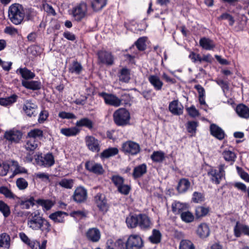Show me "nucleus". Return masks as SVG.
Listing matches in <instances>:
<instances>
[{
    "label": "nucleus",
    "mask_w": 249,
    "mask_h": 249,
    "mask_svg": "<svg viewBox=\"0 0 249 249\" xmlns=\"http://www.w3.org/2000/svg\"><path fill=\"white\" fill-rule=\"evenodd\" d=\"M63 214H66V213L58 211L50 214L49 217L54 222H62L63 221L62 217Z\"/></svg>",
    "instance_id": "obj_50"
},
{
    "label": "nucleus",
    "mask_w": 249,
    "mask_h": 249,
    "mask_svg": "<svg viewBox=\"0 0 249 249\" xmlns=\"http://www.w3.org/2000/svg\"><path fill=\"white\" fill-rule=\"evenodd\" d=\"M99 94L104 99L105 103L107 105L118 107L121 104V100L114 95L106 92H101Z\"/></svg>",
    "instance_id": "obj_9"
},
{
    "label": "nucleus",
    "mask_w": 249,
    "mask_h": 249,
    "mask_svg": "<svg viewBox=\"0 0 249 249\" xmlns=\"http://www.w3.org/2000/svg\"><path fill=\"white\" fill-rule=\"evenodd\" d=\"M148 80L155 90H160L162 89L163 83L158 76L156 75H150L148 76Z\"/></svg>",
    "instance_id": "obj_19"
},
{
    "label": "nucleus",
    "mask_w": 249,
    "mask_h": 249,
    "mask_svg": "<svg viewBox=\"0 0 249 249\" xmlns=\"http://www.w3.org/2000/svg\"><path fill=\"white\" fill-rule=\"evenodd\" d=\"M209 212V209L202 206L198 207L196 209V215L197 218L205 216Z\"/></svg>",
    "instance_id": "obj_54"
},
{
    "label": "nucleus",
    "mask_w": 249,
    "mask_h": 249,
    "mask_svg": "<svg viewBox=\"0 0 249 249\" xmlns=\"http://www.w3.org/2000/svg\"><path fill=\"white\" fill-rule=\"evenodd\" d=\"M17 98L18 96L16 94H13L6 98H0V105L3 106H10L16 102Z\"/></svg>",
    "instance_id": "obj_34"
},
{
    "label": "nucleus",
    "mask_w": 249,
    "mask_h": 249,
    "mask_svg": "<svg viewBox=\"0 0 249 249\" xmlns=\"http://www.w3.org/2000/svg\"><path fill=\"white\" fill-rule=\"evenodd\" d=\"M0 211L5 217L9 216L10 213L9 207L2 200H0Z\"/></svg>",
    "instance_id": "obj_55"
},
{
    "label": "nucleus",
    "mask_w": 249,
    "mask_h": 249,
    "mask_svg": "<svg viewBox=\"0 0 249 249\" xmlns=\"http://www.w3.org/2000/svg\"><path fill=\"white\" fill-rule=\"evenodd\" d=\"M138 226L141 229L146 230L151 229L152 223L150 218L145 214H139Z\"/></svg>",
    "instance_id": "obj_18"
},
{
    "label": "nucleus",
    "mask_w": 249,
    "mask_h": 249,
    "mask_svg": "<svg viewBox=\"0 0 249 249\" xmlns=\"http://www.w3.org/2000/svg\"><path fill=\"white\" fill-rule=\"evenodd\" d=\"M10 246V237L5 233L0 235V249H9Z\"/></svg>",
    "instance_id": "obj_31"
},
{
    "label": "nucleus",
    "mask_w": 249,
    "mask_h": 249,
    "mask_svg": "<svg viewBox=\"0 0 249 249\" xmlns=\"http://www.w3.org/2000/svg\"><path fill=\"white\" fill-rule=\"evenodd\" d=\"M22 137L21 131L16 128L6 130L3 135V138L11 143H19Z\"/></svg>",
    "instance_id": "obj_6"
},
{
    "label": "nucleus",
    "mask_w": 249,
    "mask_h": 249,
    "mask_svg": "<svg viewBox=\"0 0 249 249\" xmlns=\"http://www.w3.org/2000/svg\"><path fill=\"white\" fill-rule=\"evenodd\" d=\"M86 146L89 149L94 152H98L100 150V142L94 137L87 136L85 138Z\"/></svg>",
    "instance_id": "obj_11"
},
{
    "label": "nucleus",
    "mask_w": 249,
    "mask_h": 249,
    "mask_svg": "<svg viewBox=\"0 0 249 249\" xmlns=\"http://www.w3.org/2000/svg\"><path fill=\"white\" fill-rule=\"evenodd\" d=\"M234 232L235 236L240 237L241 232L249 236V227L242 224L239 222H237L234 228Z\"/></svg>",
    "instance_id": "obj_21"
},
{
    "label": "nucleus",
    "mask_w": 249,
    "mask_h": 249,
    "mask_svg": "<svg viewBox=\"0 0 249 249\" xmlns=\"http://www.w3.org/2000/svg\"><path fill=\"white\" fill-rule=\"evenodd\" d=\"M139 214L131 215L126 218V223L129 228H133L138 225Z\"/></svg>",
    "instance_id": "obj_35"
},
{
    "label": "nucleus",
    "mask_w": 249,
    "mask_h": 249,
    "mask_svg": "<svg viewBox=\"0 0 249 249\" xmlns=\"http://www.w3.org/2000/svg\"><path fill=\"white\" fill-rule=\"evenodd\" d=\"M225 165L221 164L218 167V169L212 168L208 172V175L211 180L216 184H218L225 176Z\"/></svg>",
    "instance_id": "obj_5"
},
{
    "label": "nucleus",
    "mask_w": 249,
    "mask_h": 249,
    "mask_svg": "<svg viewBox=\"0 0 249 249\" xmlns=\"http://www.w3.org/2000/svg\"><path fill=\"white\" fill-rule=\"evenodd\" d=\"M83 68L80 63L76 61L72 62L69 68V71L71 73L79 74L82 71Z\"/></svg>",
    "instance_id": "obj_40"
},
{
    "label": "nucleus",
    "mask_w": 249,
    "mask_h": 249,
    "mask_svg": "<svg viewBox=\"0 0 249 249\" xmlns=\"http://www.w3.org/2000/svg\"><path fill=\"white\" fill-rule=\"evenodd\" d=\"M107 249H124V243L121 239L114 242L112 239H108L107 242Z\"/></svg>",
    "instance_id": "obj_27"
},
{
    "label": "nucleus",
    "mask_w": 249,
    "mask_h": 249,
    "mask_svg": "<svg viewBox=\"0 0 249 249\" xmlns=\"http://www.w3.org/2000/svg\"><path fill=\"white\" fill-rule=\"evenodd\" d=\"M0 193L6 197L14 198V194L8 188L2 186L0 187Z\"/></svg>",
    "instance_id": "obj_56"
},
{
    "label": "nucleus",
    "mask_w": 249,
    "mask_h": 249,
    "mask_svg": "<svg viewBox=\"0 0 249 249\" xmlns=\"http://www.w3.org/2000/svg\"><path fill=\"white\" fill-rule=\"evenodd\" d=\"M22 85L27 89L33 90H38L41 88V83L37 81H28L23 80L21 81Z\"/></svg>",
    "instance_id": "obj_22"
},
{
    "label": "nucleus",
    "mask_w": 249,
    "mask_h": 249,
    "mask_svg": "<svg viewBox=\"0 0 249 249\" xmlns=\"http://www.w3.org/2000/svg\"><path fill=\"white\" fill-rule=\"evenodd\" d=\"M200 46L204 49L211 50L213 49L215 45L213 40L207 37H202L199 40Z\"/></svg>",
    "instance_id": "obj_28"
},
{
    "label": "nucleus",
    "mask_w": 249,
    "mask_h": 249,
    "mask_svg": "<svg viewBox=\"0 0 249 249\" xmlns=\"http://www.w3.org/2000/svg\"><path fill=\"white\" fill-rule=\"evenodd\" d=\"M86 168L90 172L97 175L103 174L104 170L101 164L93 161H89L85 164Z\"/></svg>",
    "instance_id": "obj_14"
},
{
    "label": "nucleus",
    "mask_w": 249,
    "mask_h": 249,
    "mask_svg": "<svg viewBox=\"0 0 249 249\" xmlns=\"http://www.w3.org/2000/svg\"><path fill=\"white\" fill-rule=\"evenodd\" d=\"M47 244V240L43 241L41 244L37 241H31L30 244L28 245L32 249H46Z\"/></svg>",
    "instance_id": "obj_43"
},
{
    "label": "nucleus",
    "mask_w": 249,
    "mask_h": 249,
    "mask_svg": "<svg viewBox=\"0 0 249 249\" xmlns=\"http://www.w3.org/2000/svg\"><path fill=\"white\" fill-rule=\"evenodd\" d=\"M111 180L117 188L124 183V178L118 175H114L111 177Z\"/></svg>",
    "instance_id": "obj_58"
},
{
    "label": "nucleus",
    "mask_w": 249,
    "mask_h": 249,
    "mask_svg": "<svg viewBox=\"0 0 249 249\" xmlns=\"http://www.w3.org/2000/svg\"><path fill=\"white\" fill-rule=\"evenodd\" d=\"M145 41V37H142L138 39L136 42L135 44L139 50L143 51L145 50L146 47Z\"/></svg>",
    "instance_id": "obj_59"
},
{
    "label": "nucleus",
    "mask_w": 249,
    "mask_h": 249,
    "mask_svg": "<svg viewBox=\"0 0 249 249\" xmlns=\"http://www.w3.org/2000/svg\"><path fill=\"white\" fill-rule=\"evenodd\" d=\"M143 246L141 237L138 235H131L125 244L126 249H140Z\"/></svg>",
    "instance_id": "obj_8"
},
{
    "label": "nucleus",
    "mask_w": 249,
    "mask_h": 249,
    "mask_svg": "<svg viewBox=\"0 0 249 249\" xmlns=\"http://www.w3.org/2000/svg\"><path fill=\"white\" fill-rule=\"evenodd\" d=\"M37 106L31 100H26L23 105V110L27 115L32 117L35 116L36 114Z\"/></svg>",
    "instance_id": "obj_13"
},
{
    "label": "nucleus",
    "mask_w": 249,
    "mask_h": 249,
    "mask_svg": "<svg viewBox=\"0 0 249 249\" xmlns=\"http://www.w3.org/2000/svg\"><path fill=\"white\" fill-rule=\"evenodd\" d=\"M149 239L152 243L157 244L160 241L161 234L159 231L154 230L152 235L149 237Z\"/></svg>",
    "instance_id": "obj_48"
},
{
    "label": "nucleus",
    "mask_w": 249,
    "mask_h": 249,
    "mask_svg": "<svg viewBox=\"0 0 249 249\" xmlns=\"http://www.w3.org/2000/svg\"><path fill=\"white\" fill-rule=\"evenodd\" d=\"M73 181L71 179L63 178L58 182V184L66 189H71L73 186Z\"/></svg>",
    "instance_id": "obj_49"
},
{
    "label": "nucleus",
    "mask_w": 249,
    "mask_h": 249,
    "mask_svg": "<svg viewBox=\"0 0 249 249\" xmlns=\"http://www.w3.org/2000/svg\"><path fill=\"white\" fill-rule=\"evenodd\" d=\"M151 158L155 162H161L164 158V153L161 151H155L151 155Z\"/></svg>",
    "instance_id": "obj_52"
},
{
    "label": "nucleus",
    "mask_w": 249,
    "mask_h": 249,
    "mask_svg": "<svg viewBox=\"0 0 249 249\" xmlns=\"http://www.w3.org/2000/svg\"><path fill=\"white\" fill-rule=\"evenodd\" d=\"M87 197V190L82 187H77L73 194V199L78 203H81L85 201Z\"/></svg>",
    "instance_id": "obj_15"
},
{
    "label": "nucleus",
    "mask_w": 249,
    "mask_h": 249,
    "mask_svg": "<svg viewBox=\"0 0 249 249\" xmlns=\"http://www.w3.org/2000/svg\"><path fill=\"white\" fill-rule=\"evenodd\" d=\"M36 203L47 211L50 210L54 205L52 201L48 199H39L36 200Z\"/></svg>",
    "instance_id": "obj_47"
},
{
    "label": "nucleus",
    "mask_w": 249,
    "mask_h": 249,
    "mask_svg": "<svg viewBox=\"0 0 249 249\" xmlns=\"http://www.w3.org/2000/svg\"><path fill=\"white\" fill-rule=\"evenodd\" d=\"M76 125L78 127L85 126L89 129H91L93 127V122L88 118H83L76 122Z\"/></svg>",
    "instance_id": "obj_37"
},
{
    "label": "nucleus",
    "mask_w": 249,
    "mask_h": 249,
    "mask_svg": "<svg viewBox=\"0 0 249 249\" xmlns=\"http://www.w3.org/2000/svg\"><path fill=\"white\" fill-rule=\"evenodd\" d=\"M38 146V142L36 140L30 139L27 140L25 145L27 150L34 151Z\"/></svg>",
    "instance_id": "obj_46"
},
{
    "label": "nucleus",
    "mask_w": 249,
    "mask_h": 249,
    "mask_svg": "<svg viewBox=\"0 0 249 249\" xmlns=\"http://www.w3.org/2000/svg\"><path fill=\"white\" fill-rule=\"evenodd\" d=\"M43 136V131L38 128L31 129L28 132L27 135V138L34 140H36V139H41Z\"/></svg>",
    "instance_id": "obj_33"
},
{
    "label": "nucleus",
    "mask_w": 249,
    "mask_h": 249,
    "mask_svg": "<svg viewBox=\"0 0 249 249\" xmlns=\"http://www.w3.org/2000/svg\"><path fill=\"white\" fill-rule=\"evenodd\" d=\"M28 216L27 226L34 231L40 230L46 234L51 231V225L45 218L40 215L38 212L26 213Z\"/></svg>",
    "instance_id": "obj_1"
},
{
    "label": "nucleus",
    "mask_w": 249,
    "mask_h": 249,
    "mask_svg": "<svg viewBox=\"0 0 249 249\" xmlns=\"http://www.w3.org/2000/svg\"><path fill=\"white\" fill-rule=\"evenodd\" d=\"M190 185L191 183L188 179L182 178L178 181L177 190L179 193H185L189 189Z\"/></svg>",
    "instance_id": "obj_29"
},
{
    "label": "nucleus",
    "mask_w": 249,
    "mask_h": 249,
    "mask_svg": "<svg viewBox=\"0 0 249 249\" xmlns=\"http://www.w3.org/2000/svg\"><path fill=\"white\" fill-rule=\"evenodd\" d=\"M180 217L182 221L186 223H190L194 220V215L189 211L186 210L181 213Z\"/></svg>",
    "instance_id": "obj_45"
},
{
    "label": "nucleus",
    "mask_w": 249,
    "mask_h": 249,
    "mask_svg": "<svg viewBox=\"0 0 249 249\" xmlns=\"http://www.w3.org/2000/svg\"><path fill=\"white\" fill-rule=\"evenodd\" d=\"M107 0H93L91 3L94 11H98L101 10L107 4Z\"/></svg>",
    "instance_id": "obj_42"
},
{
    "label": "nucleus",
    "mask_w": 249,
    "mask_h": 249,
    "mask_svg": "<svg viewBox=\"0 0 249 249\" xmlns=\"http://www.w3.org/2000/svg\"><path fill=\"white\" fill-rule=\"evenodd\" d=\"M113 120L118 126H124L129 124L130 119L129 112L124 108L116 110L113 115Z\"/></svg>",
    "instance_id": "obj_3"
},
{
    "label": "nucleus",
    "mask_w": 249,
    "mask_h": 249,
    "mask_svg": "<svg viewBox=\"0 0 249 249\" xmlns=\"http://www.w3.org/2000/svg\"><path fill=\"white\" fill-rule=\"evenodd\" d=\"M186 110L189 115L192 118H195L199 116L198 111L194 106L187 107Z\"/></svg>",
    "instance_id": "obj_60"
},
{
    "label": "nucleus",
    "mask_w": 249,
    "mask_h": 249,
    "mask_svg": "<svg viewBox=\"0 0 249 249\" xmlns=\"http://www.w3.org/2000/svg\"><path fill=\"white\" fill-rule=\"evenodd\" d=\"M98 60L102 64L107 65H112L114 62V57L112 54L105 51H100L98 52Z\"/></svg>",
    "instance_id": "obj_12"
},
{
    "label": "nucleus",
    "mask_w": 249,
    "mask_h": 249,
    "mask_svg": "<svg viewBox=\"0 0 249 249\" xmlns=\"http://www.w3.org/2000/svg\"><path fill=\"white\" fill-rule=\"evenodd\" d=\"M87 236L90 241L96 242L98 241L100 238V232L96 228H91L87 231Z\"/></svg>",
    "instance_id": "obj_25"
},
{
    "label": "nucleus",
    "mask_w": 249,
    "mask_h": 249,
    "mask_svg": "<svg viewBox=\"0 0 249 249\" xmlns=\"http://www.w3.org/2000/svg\"><path fill=\"white\" fill-rule=\"evenodd\" d=\"M24 16L25 12L21 5L15 3L9 7L8 17L10 21L14 24H20L23 21Z\"/></svg>",
    "instance_id": "obj_2"
},
{
    "label": "nucleus",
    "mask_w": 249,
    "mask_h": 249,
    "mask_svg": "<svg viewBox=\"0 0 249 249\" xmlns=\"http://www.w3.org/2000/svg\"><path fill=\"white\" fill-rule=\"evenodd\" d=\"M119 79L124 82H128L130 79L129 70L126 68H123L120 73Z\"/></svg>",
    "instance_id": "obj_44"
},
{
    "label": "nucleus",
    "mask_w": 249,
    "mask_h": 249,
    "mask_svg": "<svg viewBox=\"0 0 249 249\" xmlns=\"http://www.w3.org/2000/svg\"><path fill=\"white\" fill-rule=\"evenodd\" d=\"M169 110L172 114L179 115L183 113V107L178 100H174L169 104Z\"/></svg>",
    "instance_id": "obj_17"
},
{
    "label": "nucleus",
    "mask_w": 249,
    "mask_h": 249,
    "mask_svg": "<svg viewBox=\"0 0 249 249\" xmlns=\"http://www.w3.org/2000/svg\"><path fill=\"white\" fill-rule=\"evenodd\" d=\"M10 166L12 167V169L14 170L11 177H13L17 174L27 173V170L24 167L20 166L18 163L16 161L11 160L10 161Z\"/></svg>",
    "instance_id": "obj_24"
},
{
    "label": "nucleus",
    "mask_w": 249,
    "mask_h": 249,
    "mask_svg": "<svg viewBox=\"0 0 249 249\" xmlns=\"http://www.w3.org/2000/svg\"><path fill=\"white\" fill-rule=\"evenodd\" d=\"M211 134L219 140H222L224 138L225 133L223 130L215 124H212L210 126Z\"/></svg>",
    "instance_id": "obj_23"
},
{
    "label": "nucleus",
    "mask_w": 249,
    "mask_h": 249,
    "mask_svg": "<svg viewBox=\"0 0 249 249\" xmlns=\"http://www.w3.org/2000/svg\"><path fill=\"white\" fill-rule=\"evenodd\" d=\"M97 206L100 211L106 212L107 211L108 205L104 195L98 194L95 197Z\"/></svg>",
    "instance_id": "obj_16"
},
{
    "label": "nucleus",
    "mask_w": 249,
    "mask_h": 249,
    "mask_svg": "<svg viewBox=\"0 0 249 249\" xmlns=\"http://www.w3.org/2000/svg\"><path fill=\"white\" fill-rule=\"evenodd\" d=\"M118 153V149L115 147L109 148L105 150L101 154V156L104 158H108L115 156Z\"/></svg>",
    "instance_id": "obj_41"
},
{
    "label": "nucleus",
    "mask_w": 249,
    "mask_h": 249,
    "mask_svg": "<svg viewBox=\"0 0 249 249\" xmlns=\"http://www.w3.org/2000/svg\"><path fill=\"white\" fill-rule=\"evenodd\" d=\"M87 12V4L82 2L73 8L72 15L76 20H80L85 17Z\"/></svg>",
    "instance_id": "obj_10"
},
{
    "label": "nucleus",
    "mask_w": 249,
    "mask_h": 249,
    "mask_svg": "<svg viewBox=\"0 0 249 249\" xmlns=\"http://www.w3.org/2000/svg\"><path fill=\"white\" fill-rule=\"evenodd\" d=\"M36 163L41 166L50 167L54 164V158L53 154L48 153L42 156V154H37L35 156Z\"/></svg>",
    "instance_id": "obj_4"
},
{
    "label": "nucleus",
    "mask_w": 249,
    "mask_h": 249,
    "mask_svg": "<svg viewBox=\"0 0 249 249\" xmlns=\"http://www.w3.org/2000/svg\"><path fill=\"white\" fill-rule=\"evenodd\" d=\"M223 156L225 160L231 162L235 160L236 157L235 153L230 150H225L223 152Z\"/></svg>",
    "instance_id": "obj_51"
},
{
    "label": "nucleus",
    "mask_w": 249,
    "mask_h": 249,
    "mask_svg": "<svg viewBox=\"0 0 249 249\" xmlns=\"http://www.w3.org/2000/svg\"><path fill=\"white\" fill-rule=\"evenodd\" d=\"M10 163H0V176H4L7 175L10 168Z\"/></svg>",
    "instance_id": "obj_62"
},
{
    "label": "nucleus",
    "mask_w": 249,
    "mask_h": 249,
    "mask_svg": "<svg viewBox=\"0 0 249 249\" xmlns=\"http://www.w3.org/2000/svg\"><path fill=\"white\" fill-rule=\"evenodd\" d=\"M35 200L34 197L31 196L29 198L19 201L18 204L20 206L22 209H29L31 206H33L35 205Z\"/></svg>",
    "instance_id": "obj_32"
},
{
    "label": "nucleus",
    "mask_w": 249,
    "mask_h": 249,
    "mask_svg": "<svg viewBox=\"0 0 249 249\" xmlns=\"http://www.w3.org/2000/svg\"><path fill=\"white\" fill-rule=\"evenodd\" d=\"M238 115L243 118H249V108L244 104L238 105L235 109Z\"/></svg>",
    "instance_id": "obj_26"
},
{
    "label": "nucleus",
    "mask_w": 249,
    "mask_h": 249,
    "mask_svg": "<svg viewBox=\"0 0 249 249\" xmlns=\"http://www.w3.org/2000/svg\"><path fill=\"white\" fill-rule=\"evenodd\" d=\"M147 171V167L145 164H142L135 167L132 174L134 178H140Z\"/></svg>",
    "instance_id": "obj_30"
},
{
    "label": "nucleus",
    "mask_w": 249,
    "mask_h": 249,
    "mask_svg": "<svg viewBox=\"0 0 249 249\" xmlns=\"http://www.w3.org/2000/svg\"><path fill=\"white\" fill-rule=\"evenodd\" d=\"M192 200L196 203L201 202L204 200V196L201 193L195 192L193 194Z\"/></svg>",
    "instance_id": "obj_63"
},
{
    "label": "nucleus",
    "mask_w": 249,
    "mask_h": 249,
    "mask_svg": "<svg viewBox=\"0 0 249 249\" xmlns=\"http://www.w3.org/2000/svg\"><path fill=\"white\" fill-rule=\"evenodd\" d=\"M198 124L196 122L190 121L188 122L187 124V130L189 133H194L196 132V128Z\"/></svg>",
    "instance_id": "obj_61"
},
{
    "label": "nucleus",
    "mask_w": 249,
    "mask_h": 249,
    "mask_svg": "<svg viewBox=\"0 0 249 249\" xmlns=\"http://www.w3.org/2000/svg\"><path fill=\"white\" fill-rule=\"evenodd\" d=\"M196 233L199 237L202 238L209 236L210 230L208 225L205 223H201L197 227Z\"/></svg>",
    "instance_id": "obj_20"
},
{
    "label": "nucleus",
    "mask_w": 249,
    "mask_h": 249,
    "mask_svg": "<svg viewBox=\"0 0 249 249\" xmlns=\"http://www.w3.org/2000/svg\"><path fill=\"white\" fill-rule=\"evenodd\" d=\"M18 71L21 74L22 78L24 79V80H25L33 79L35 77V73L27 68H20Z\"/></svg>",
    "instance_id": "obj_36"
},
{
    "label": "nucleus",
    "mask_w": 249,
    "mask_h": 249,
    "mask_svg": "<svg viewBox=\"0 0 249 249\" xmlns=\"http://www.w3.org/2000/svg\"><path fill=\"white\" fill-rule=\"evenodd\" d=\"M16 184L19 190H24L28 185L27 181L23 178H18L16 181Z\"/></svg>",
    "instance_id": "obj_57"
},
{
    "label": "nucleus",
    "mask_w": 249,
    "mask_h": 249,
    "mask_svg": "<svg viewBox=\"0 0 249 249\" xmlns=\"http://www.w3.org/2000/svg\"><path fill=\"white\" fill-rule=\"evenodd\" d=\"M122 150L125 154L135 155L140 152L141 148L138 143L128 141L122 144Z\"/></svg>",
    "instance_id": "obj_7"
},
{
    "label": "nucleus",
    "mask_w": 249,
    "mask_h": 249,
    "mask_svg": "<svg viewBox=\"0 0 249 249\" xmlns=\"http://www.w3.org/2000/svg\"><path fill=\"white\" fill-rule=\"evenodd\" d=\"M179 249H195V247L191 241L182 240L180 243Z\"/></svg>",
    "instance_id": "obj_53"
},
{
    "label": "nucleus",
    "mask_w": 249,
    "mask_h": 249,
    "mask_svg": "<svg viewBox=\"0 0 249 249\" xmlns=\"http://www.w3.org/2000/svg\"><path fill=\"white\" fill-rule=\"evenodd\" d=\"M172 208L175 214H181V213L186 210V205L179 202H176L172 204Z\"/></svg>",
    "instance_id": "obj_39"
},
{
    "label": "nucleus",
    "mask_w": 249,
    "mask_h": 249,
    "mask_svg": "<svg viewBox=\"0 0 249 249\" xmlns=\"http://www.w3.org/2000/svg\"><path fill=\"white\" fill-rule=\"evenodd\" d=\"M60 132L64 135L67 137H70L77 135L79 133V130L77 127H73L71 128H62L60 130Z\"/></svg>",
    "instance_id": "obj_38"
},
{
    "label": "nucleus",
    "mask_w": 249,
    "mask_h": 249,
    "mask_svg": "<svg viewBox=\"0 0 249 249\" xmlns=\"http://www.w3.org/2000/svg\"><path fill=\"white\" fill-rule=\"evenodd\" d=\"M130 190V186L124 184V183L118 188V191L121 194L125 195L128 194Z\"/></svg>",
    "instance_id": "obj_64"
}]
</instances>
